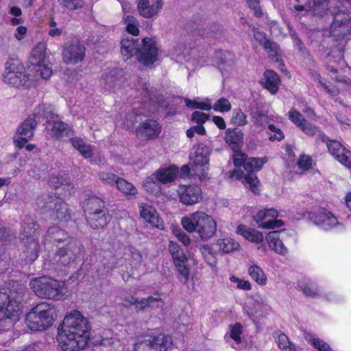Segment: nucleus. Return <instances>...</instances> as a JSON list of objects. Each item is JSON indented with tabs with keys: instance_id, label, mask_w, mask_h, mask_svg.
<instances>
[{
	"instance_id": "1",
	"label": "nucleus",
	"mask_w": 351,
	"mask_h": 351,
	"mask_svg": "<svg viewBox=\"0 0 351 351\" xmlns=\"http://www.w3.org/2000/svg\"><path fill=\"white\" fill-rule=\"evenodd\" d=\"M90 327L87 319L78 311L66 315L58 329L57 342L63 351H79L88 344Z\"/></svg>"
},
{
	"instance_id": "2",
	"label": "nucleus",
	"mask_w": 351,
	"mask_h": 351,
	"mask_svg": "<svg viewBox=\"0 0 351 351\" xmlns=\"http://www.w3.org/2000/svg\"><path fill=\"white\" fill-rule=\"evenodd\" d=\"M180 223L184 230L189 233H196L203 241L211 239L217 233V221L211 215L202 210L184 215Z\"/></svg>"
},
{
	"instance_id": "3",
	"label": "nucleus",
	"mask_w": 351,
	"mask_h": 351,
	"mask_svg": "<svg viewBox=\"0 0 351 351\" xmlns=\"http://www.w3.org/2000/svg\"><path fill=\"white\" fill-rule=\"evenodd\" d=\"M121 53L124 60H128L136 54L138 61L144 65L152 64L158 58V48L152 38H144L141 48L134 39L123 38L121 42Z\"/></svg>"
},
{
	"instance_id": "4",
	"label": "nucleus",
	"mask_w": 351,
	"mask_h": 351,
	"mask_svg": "<svg viewBox=\"0 0 351 351\" xmlns=\"http://www.w3.org/2000/svg\"><path fill=\"white\" fill-rule=\"evenodd\" d=\"M31 289L38 297L60 300L67 295V288L64 281L43 276L33 278L29 283Z\"/></svg>"
},
{
	"instance_id": "5",
	"label": "nucleus",
	"mask_w": 351,
	"mask_h": 351,
	"mask_svg": "<svg viewBox=\"0 0 351 351\" xmlns=\"http://www.w3.org/2000/svg\"><path fill=\"white\" fill-rule=\"evenodd\" d=\"M22 294L0 291V327L12 326L21 314Z\"/></svg>"
},
{
	"instance_id": "6",
	"label": "nucleus",
	"mask_w": 351,
	"mask_h": 351,
	"mask_svg": "<svg viewBox=\"0 0 351 351\" xmlns=\"http://www.w3.org/2000/svg\"><path fill=\"white\" fill-rule=\"evenodd\" d=\"M56 316L55 306L48 302H41L33 307L27 314L25 321L28 328L41 331L50 327Z\"/></svg>"
},
{
	"instance_id": "7",
	"label": "nucleus",
	"mask_w": 351,
	"mask_h": 351,
	"mask_svg": "<svg viewBox=\"0 0 351 351\" xmlns=\"http://www.w3.org/2000/svg\"><path fill=\"white\" fill-rule=\"evenodd\" d=\"M2 80L12 86L25 88L30 87L36 81L26 74L24 65L16 58H9L5 62Z\"/></svg>"
},
{
	"instance_id": "8",
	"label": "nucleus",
	"mask_w": 351,
	"mask_h": 351,
	"mask_svg": "<svg viewBox=\"0 0 351 351\" xmlns=\"http://www.w3.org/2000/svg\"><path fill=\"white\" fill-rule=\"evenodd\" d=\"M267 160V157L249 158L245 163V170L247 173H245L238 169L231 171L230 177L241 180L247 187L250 189L252 193L256 194L259 191V180L254 172L261 170Z\"/></svg>"
},
{
	"instance_id": "9",
	"label": "nucleus",
	"mask_w": 351,
	"mask_h": 351,
	"mask_svg": "<svg viewBox=\"0 0 351 351\" xmlns=\"http://www.w3.org/2000/svg\"><path fill=\"white\" fill-rule=\"evenodd\" d=\"M210 149L204 145L193 147L190 154V166L194 175L202 181L208 178Z\"/></svg>"
},
{
	"instance_id": "10",
	"label": "nucleus",
	"mask_w": 351,
	"mask_h": 351,
	"mask_svg": "<svg viewBox=\"0 0 351 351\" xmlns=\"http://www.w3.org/2000/svg\"><path fill=\"white\" fill-rule=\"evenodd\" d=\"M85 208L89 213L88 222L93 228H104L110 220L104 209V202L97 197H91L85 202Z\"/></svg>"
},
{
	"instance_id": "11",
	"label": "nucleus",
	"mask_w": 351,
	"mask_h": 351,
	"mask_svg": "<svg viewBox=\"0 0 351 351\" xmlns=\"http://www.w3.org/2000/svg\"><path fill=\"white\" fill-rule=\"evenodd\" d=\"M30 60L35 71L42 79L48 80L51 76V64L47 56V46L45 43H39L33 48Z\"/></svg>"
},
{
	"instance_id": "12",
	"label": "nucleus",
	"mask_w": 351,
	"mask_h": 351,
	"mask_svg": "<svg viewBox=\"0 0 351 351\" xmlns=\"http://www.w3.org/2000/svg\"><path fill=\"white\" fill-rule=\"evenodd\" d=\"M310 220L316 226L324 230H342L343 224L330 211L319 208L309 213Z\"/></svg>"
},
{
	"instance_id": "13",
	"label": "nucleus",
	"mask_w": 351,
	"mask_h": 351,
	"mask_svg": "<svg viewBox=\"0 0 351 351\" xmlns=\"http://www.w3.org/2000/svg\"><path fill=\"white\" fill-rule=\"evenodd\" d=\"M45 199L40 198L37 201L38 206L45 211H50L54 220L66 221L69 218L67 204L61 199L53 197L45 203Z\"/></svg>"
},
{
	"instance_id": "14",
	"label": "nucleus",
	"mask_w": 351,
	"mask_h": 351,
	"mask_svg": "<svg viewBox=\"0 0 351 351\" xmlns=\"http://www.w3.org/2000/svg\"><path fill=\"white\" fill-rule=\"evenodd\" d=\"M278 212L274 208L260 210L254 217V220L258 228L267 230H273L282 227L284 221L277 219Z\"/></svg>"
},
{
	"instance_id": "15",
	"label": "nucleus",
	"mask_w": 351,
	"mask_h": 351,
	"mask_svg": "<svg viewBox=\"0 0 351 351\" xmlns=\"http://www.w3.org/2000/svg\"><path fill=\"white\" fill-rule=\"evenodd\" d=\"M172 343L171 337L159 334L145 341L136 343L134 351H167L171 347Z\"/></svg>"
},
{
	"instance_id": "16",
	"label": "nucleus",
	"mask_w": 351,
	"mask_h": 351,
	"mask_svg": "<svg viewBox=\"0 0 351 351\" xmlns=\"http://www.w3.org/2000/svg\"><path fill=\"white\" fill-rule=\"evenodd\" d=\"M36 125V118L29 117L18 127L13 138V143L16 147L23 148L25 145L32 138Z\"/></svg>"
},
{
	"instance_id": "17",
	"label": "nucleus",
	"mask_w": 351,
	"mask_h": 351,
	"mask_svg": "<svg viewBox=\"0 0 351 351\" xmlns=\"http://www.w3.org/2000/svg\"><path fill=\"white\" fill-rule=\"evenodd\" d=\"M333 23L330 27V33L333 36L344 35L351 29V13H346L339 6L332 11Z\"/></svg>"
},
{
	"instance_id": "18",
	"label": "nucleus",
	"mask_w": 351,
	"mask_h": 351,
	"mask_svg": "<svg viewBox=\"0 0 351 351\" xmlns=\"http://www.w3.org/2000/svg\"><path fill=\"white\" fill-rule=\"evenodd\" d=\"M180 202L185 206H193L202 199L201 188L196 184L180 185L177 190Z\"/></svg>"
},
{
	"instance_id": "19",
	"label": "nucleus",
	"mask_w": 351,
	"mask_h": 351,
	"mask_svg": "<svg viewBox=\"0 0 351 351\" xmlns=\"http://www.w3.org/2000/svg\"><path fill=\"white\" fill-rule=\"evenodd\" d=\"M289 119L306 134L309 136L317 134L323 142L326 141V136L316 127L308 123L298 111L294 109L291 110L289 112Z\"/></svg>"
},
{
	"instance_id": "20",
	"label": "nucleus",
	"mask_w": 351,
	"mask_h": 351,
	"mask_svg": "<svg viewBox=\"0 0 351 351\" xmlns=\"http://www.w3.org/2000/svg\"><path fill=\"white\" fill-rule=\"evenodd\" d=\"M163 5L162 0H138L137 10L142 17L151 19L159 14Z\"/></svg>"
},
{
	"instance_id": "21",
	"label": "nucleus",
	"mask_w": 351,
	"mask_h": 351,
	"mask_svg": "<svg viewBox=\"0 0 351 351\" xmlns=\"http://www.w3.org/2000/svg\"><path fill=\"white\" fill-rule=\"evenodd\" d=\"M85 56V48L79 42L67 45L62 52V60L67 64H75L82 62Z\"/></svg>"
},
{
	"instance_id": "22",
	"label": "nucleus",
	"mask_w": 351,
	"mask_h": 351,
	"mask_svg": "<svg viewBox=\"0 0 351 351\" xmlns=\"http://www.w3.org/2000/svg\"><path fill=\"white\" fill-rule=\"evenodd\" d=\"M37 225L35 222L32 219L28 221L27 223L23 226V233H22V239L26 240L25 242L28 245V248L35 252L34 254V257H37V251L38 248V244L37 242V232L36 228Z\"/></svg>"
},
{
	"instance_id": "23",
	"label": "nucleus",
	"mask_w": 351,
	"mask_h": 351,
	"mask_svg": "<svg viewBox=\"0 0 351 351\" xmlns=\"http://www.w3.org/2000/svg\"><path fill=\"white\" fill-rule=\"evenodd\" d=\"M326 145L330 153L345 167H351V152L346 149L336 141H328Z\"/></svg>"
},
{
	"instance_id": "24",
	"label": "nucleus",
	"mask_w": 351,
	"mask_h": 351,
	"mask_svg": "<svg viewBox=\"0 0 351 351\" xmlns=\"http://www.w3.org/2000/svg\"><path fill=\"white\" fill-rule=\"evenodd\" d=\"M160 132V126L155 120L148 119L142 122L136 129V134L143 140L156 138Z\"/></svg>"
},
{
	"instance_id": "25",
	"label": "nucleus",
	"mask_w": 351,
	"mask_h": 351,
	"mask_svg": "<svg viewBox=\"0 0 351 351\" xmlns=\"http://www.w3.org/2000/svg\"><path fill=\"white\" fill-rule=\"evenodd\" d=\"M139 212L141 217L146 222L158 229L164 230L163 221L153 206L142 203L139 205Z\"/></svg>"
},
{
	"instance_id": "26",
	"label": "nucleus",
	"mask_w": 351,
	"mask_h": 351,
	"mask_svg": "<svg viewBox=\"0 0 351 351\" xmlns=\"http://www.w3.org/2000/svg\"><path fill=\"white\" fill-rule=\"evenodd\" d=\"M237 234L242 236L245 240L254 243H261L264 241V235L259 230L251 228L245 225H239L237 228Z\"/></svg>"
},
{
	"instance_id": "27",
	"label": "nucleus",
	"mask_w": 351,
	"mask_h": 351,
	"mask_svg": "<svg viewBox=\"0 0 351 351\" xmlns=\"http://www.w3.org/2000/svg\"><path fill=\"white\" fill-rule=\"evenodd\" d=\"M265 238L269 247L275 252L282 256H285L288 253V249L280 239L279 232H269L267 234Z\"/></svg>"
},
{
	"instance_id": "28",
	"label": "nucleus",
	"mask_w": 351,
	"mask_h": 351,
	"mask_svg": "<svg viewBox=\"0 0 351 351\" xmlns=\"http://www.w3.org/2000/svg\"><path fill=\"white\" fill-rule=\"evenodd\" d=\"M222 254H230L240 249V243L231 237H224L216 240L215 243Z\"/></svg>"
},
{
	"instance_id": "29",
	"label": "nucleus",
	"mask_w": 351,
	"mask_h": 351,
	"mask_svg": "<svg viewBox=\"0 0 351 351\" xmlns=\"http://www.w3.org/2000/svg\"><path fill=\"white\" fill-rule=\"evenodd\" d=\"M48 184L55 189L62 186L69 195L73 194L75 191L74 186L69 182L66 176H52L48 180Z\"/></svg>"
},
{
	"instance_id": "30",
	"label": "nucleus",
	"mask_w": 351,
	"mask_h": 351,
	"mask_svg": "<svg viewBox=\"0 0 351 351\" xmlns=\"http://www.w3.org/2000/svg\"><path fill=\"white\" fill-rule=\"evenodd\" d=\"M280 82V78L275 72L271 70L265 72L262 84L271 94H275L278 91Z\"/></svg>"
},
{
	"instance_id": "31",
	"label": "nucleus",
	"mask_w": 351,
	"mask_h": 351,
	"mask_svg": "<svg viewBox=\"0 0 351 351\" xmlns=\"http://www.w3.org/2000/svg\"><path fill=\"white\" fill-rule=\"evenodd\" d=\"M73 147L77 149L85 158H90L93 155V147L86 143L83 139L79 137H73L70 139Z\"/></svg>"
},
{
	"instance_id": "32",
	"label": "nucleus",
	"mask_w": 351,
	"mask_h": 351,
	"mask_svg": "<svg viewBox=\"0 0 351 351\" xmlns=\"http://www.w3.org/2000/svg\"><path fill=\"white\" fill-rule=\"evenodd\" d=\"M248 274L251 278L258 285L265 286L267 282V278L265 271L258 265L252 263L248 267Z\"/></svg>"
},
{
	"instance_id": "33",
	"label": "nucleus",
	"mask_w": 351,
	"mask_h": 351,
	"mask_svg": "<svg viewBox=\"0 0 351 351\" xmlns=\"http://www.w3.org/2000/svg\"><path fill=\"white\" fill-rule=\"evenodd\" d=\"M47 239L50 242L61 243L66 241V243L71 245L67 233L57 226H53L48 229Z\"/></svg>"
},
{
	"instance_id": "34",
	"label": "nucleus",
	"mask_w": 351,
	"mask_h": 351,
	"mask_svg": "<svg viewBox=\"0 0 351 351\" xmlns=\"http://www.w3.org/2000/svg\"><path fill=\"white\" fill-rule=\"evenodd\" d=\"M173 261L178 272L182 276L184 282L186 283L189 280L191 271L190 267L188 264V258L186 255L183 257L173 260Z\"/></svg>"
},
{
	"instance_id": "35",
	"label": "nucleus",
	"mask_w": 351,
	"mask_h": 351,
	"mask_svg": "<svg viewBox=\"0 0 351 351\" xmlns=\"http://www.w3.org/2000/svg\"><path fill=\"white\" fill-rule=\"evenodd\" d=\"M115 185L119 191L125 196L135 197L138 194V190L134 185L122 178L119 177Z\"/></svg>"
},
{
	"instance_id": "36",
	"label": "nucleus",
	"mask_w": 351,
	"mask_h": 351,
	"mask_svg": "<svg viewBox=\"0 0 351 351\" xmlns=\"http://www.w3.org/2000/svg\"><path fill=\"white\" fill-rule=\"evenodd\" d=\"M243 134L241 130L228 129L226 132L225 141L232 145L233 149H239L242 144Z\"/></svg>"
},
{
	"instance_id": "37",
	"label": "nucleus",
	"mask_w": 351,
	"mask_h": 351,
	"mask_svg": "<svg viewBox=\"0 0 351 351\" xmlns=\"http://www.w3.org/2000/svg\"><path fill=\"white\" fill-rule=\"evenodd\" d=\"M254 38L262 45L271 56L278 54V47L276 43L269 40L265 35L258 31L254 32Z\"/></svg>"
},
{
	"instance_id": "38",
	"label": "nucleus",
	"mask_w": 351,
	"mask_h": 351,
	"mask_svg": "<svg viewBox=\"0 0 351 351\" xmlns=\"http://www.w3.org/2000/svg\"><path fill=\"white\" fill-rule=\"evenodd\" d=\"M274 337L280 350L297 351L295 344L290 341L288 337L284 333L276 332Z\"/></svg>"
},
{
	"instance_id": "39",
	"label": "nucleus",
	"mask_w": 351,
	"mask_h": 351,
	"mask_svg": "<svg viewBox=\"0 0 351 351\" xmlns=\"http://www.w3.org/2000/svg\"><path fill=\"white\" fill-rule=\"evenodd\" d=\"M178 168L170 167L166 169H162L156 172L158 181L162 183H168L173 181L177 176Z\"/></svg>"
},
{
	"instance_id": "40",
	"label": "nucleus",
	"mask_w": 351,
	"mask_h": 351,
	"mask_svg": "<svg viewBox=\"0 0 351 351\" xmlns=\"http://www.w3.org/2000/svg\"><path fill=\"white\" fill-rule=\"evenodd\" d=\"M72 133V128L66 123L59 121H55L53 122V125L51 130L52 136L57 138H61L64 136H69Z\"/></svg>"
},
{
	"instance_id": "41",
	"label": "nucleus",
	"mask_w": 351,
	"mask_h": 351,
	"mask_svg": "<svg viewBox=\"0 0 351 351\" xmlns=\"http://www.w3.org/2000/svg\"><path fill=\"white\" fill-rule=\"evenodd\" d=\"M328 4V3L326 0H315L313 5H308L306 8L303 5H296L295 9L299 12L306 10L313 12L315 14L322 15V12L327 8Z\"/></svg>"
},
{
	"instance_id": "42",
	"label": "nucleus",
	"mask_w": 351,
	"mask_h": 351,
	"mask_svg": "<svg viewBox=\"0 0 351 351\" xmlns=\"http://www.w3.org/2000/svg\"><path fill=\"white\" fill-rule=\"evenodd\" d=\"M186 106L191 109H201L202 110H209L212 108V103L209 99H196L194 100L185 99Z\"/></svg>"
},
{
	"instance_id": "43",
	"label": "nucleus",
	"mask_w": 351,
	"mask_h": 351,
	"mask_svg": "<svg viewBox=\"0 0 351 351\" xmlns=\"http://www.w3.org/2000/svg\"><path fill=\"white\" fill-rule=\"evenodd\" d=\"M158 182H160L158 181L156 173H154L145 179L143 186L149 193H157L160 189Z\"/></svg>"
},
{
	"instance_id": "44",
	"label": "nucleus",
	"mask_w": 351,
	"mask_h": 351,
	"mask_svg": "<svg viewBox=\"0 0 351 351\" xmlns=\"http://www.w3.org/2000/svg\"><path fill=\"white\" fill-rule=\"evenodd\" d=\"M248 313L254 315L256 314H261L267 308V305L262 300H250L248 302Z\"/></svg>"
},
{
	"instance_id": "45",
	"label": "nucleus",
	"mask_w": 351,
	"mask_h": 351,
	"mask_svg": "<svg viewBox=\"0 0 351 351\" xmlns=\"http://www.w3.org/2000/svg\"><path fill=\"white\" fill-rule=\"evenodd\" d=\"M241 324L237 323L230 326L229 333L225 335V338L228 341V338L232 339L236 343L241 342V335L242 333Z\"/></svg>"
},
{
	"instance_id": "46",
	"label": "nucleus",
	"mask_w": 351,
	"mask_h": 351,
	"mask_svg": "<svg viewBox=\"0 0 351 351\" xmlns=\"http://www.w3.org/2000/svg\"><path fill=\"white\" fill-rule=\"evenodd\" d=\"M230 121L234 125L244 126L247 123V116L240 108H236L232 112Z\"/></svg>"
},
{
	"instance_id": "47",
	"label": "nucleus",
	"mask_w": 351,
	"mask_h": 351,
	"mask_svg": "<svg viewBox=\"0 0 351 351\" xmlns=\"http://www.w3.org/2000/svg\"><path fill=\"white\" fill-rule=\"evenodd\" d=\"M123 21L128 33L134 36H137L139 34L138 21L136 19L132 16H126L123 18Z\"/></svg>"
},
{
	"instance_id": "48",
	"label": "nucleus",
	"mask_w": 351,
	"mask_h": 351,
	"mask_svg": "<svg viewBox=\"0 0 351 351\" xmlns=\"http://www.w3.org/2000/svg\"><path fill=\"white\" fill-rule=\"evenodd\" d=\"M305 339L308 341L318 351H334L330 346L322 339L311 335H306Z\"/></svg>"
},
{
	"instance_id": "49",
	"label": "nucleus",
	"mask_w": 351,
	"mask_h": 351,
	"mask_svg": "<svg viewBox=\"0 0 351 351\" xmlns=\"http://www.w3.org/2000/svg\"><path fill=\"white\" fill-rule=\"evenodd\" d=\"M299 286L304 294L308 297H314L319 292L317 285L311 282H301Z\"/></svg>"
},
{
	"instance_id": "50",
	"label": "nucleus",
	"mask_w": 351,
	"mask_h": 351,
	"mask_svg": "<svg viewBox=\"0 0 351 351\" xmlns=\"http://www.w3.org/2000/svg\"><path fill=\"white\" fill-rule=\"evenodd\" d=\"M230 281L234 285V287L243 291H250L252 289V285L249 280L238 278L235 276H230Z\"/></svg>"
},
{
	"instance_id": "51",
	"label": "nucleus",
	"mask_w": 351,
	"mask_h": 351,
	"mask_svg": "<svg viewBox=\"0 0 351 351\" xmlns=\"http://www.w3.org/2000/svg\"><path fill=\"white\" fill-rule=\"evenodd\" d=\"M201 252L205 261L210 267H214L216 265V258L214 254L211 252V249L208 245H205L201 248Z\"/></svg>"
},
{
	"instance_id": "52",
	"label": "nucleus",
	"mask_w": 351,
	"mask_h": 351,
	"mask_svg": "<svg viewBox=\"0 0 351 351\" xmlns=\"http://www.w3.org/2000/svg\"><path fill=\"white\" fill-rule=\"evenodd\" d=\"M213 109L219 112H227L231 110L230 102L225 98H220L212 106Z\"/></svg>"
},
{
	"instance_id": "53",
	"label": "nucleus",
	"mask_w": 351,
	"mask_h": 351,
	"mask_svg": "<svg viewBox=\"0 0 351 351\" xmlns=\"http://www.w3.org/2000/svg\"><path fill=\"white\" fill-rule=\"evenodd\" d=\"M269 139L271 141H281L284 138V134L282 130L273 123L269 124Z\"/></svg>"
},
{
	"instance_id": "54",
	"label": "nucleus",
	"mask_w": 351,
	"mask_h": 351,
	"mask_svg": "<svg viewBox=\"0 0 351 351\" xmlns=\"http://www.w3.org/2000/svg\"><path fill=\"white\" fill-rule=\"evenodd\" d=\"M219 57L221 58V62L219 64V68L221 71L223 69L225 65L231 66L234 61V55L230 52H219Z\"/></svg>"
},
{
	"instance_id": "55",
	"label": "nucleus",
	"mask_w": 351,
	"mask_h": 351,
	"mask_svg": "<svg viewBox=\"0 0 351 351\" xmlns=\"http://www.w3.org/2000/svg\"><path fill=\"white\" fill-rule=\"evenodd\" d=\"M169 251L173 260L186 256L185 253L180 248V245L177 243L172 241H169Z\"/></svg>"
},
{
	"instance_id": "56",
	"label": "nucleus",
	"mask_w": 351,
	"mask_h": 351,
	"mask_svg": "<svg viewBox=\"0 0 351 351\" xmlns=\"http://www.w3.org/2000/svg\"><path fill=\"white\" fill-rule=\"evenodd\" d=\"M268 115L257 112L254 113L252 116V121L255 125L257 127H265V125L269 126V123H271L269 121Z\"/></svg>"
},
{
	"instance_id": "57",
	"label": "nucleus",
	"mask_w": 351,
	"mask_h": 351,
	"mask_svg": "<svg viewBox=\"0 0 351 351\" xmlns=\"http://www.w3.org/2000/svg\"><path fill=\"white\" fill-rule=\"evenodd\" d=\"M142 116V113H138L136 112H132L128 113L125 117V120L123 124L127 128H131L137 121L141 120Z\"/></svg>"
},
{
	"instance_id": "58",
	"label": "nucleus",
	"mask_w": 351,
	"mask_h": 351,
	"mask_svg": "<svg viewBox=\"0 0 351 351\" xmlns=\"http://www.w3.org/2000/svg\"><path fill=\"white\" fill-rule=\"evenodd\" d=\"M97 176L100 180L109 184H115L117 180L119 178V176L117 175L107 171H100L98 173Z\"/></svg>"
},
{
	"instance_id": "59",
	"label": "nucleus",
	"mask_w": 351,
	"mask_h": 351,
	"mask_svg": "<svg viewBox=\"0 0 351 351\" xmlns=\"http://www.w3.org/2000/svg\"><path fill=\"white\" fill-rule=\"evenodd\" d=\"M58 2L69 10H77L84 5L83 0H58Z\"/></svg>"
},
{
	"instance_id": "60",
	"label": "nucleus",
	"mask_w": 351,
	"mask_h": 351,
	"mask_svg": "<svg viewBox=\"0 0 351 351\" xmlns=\"http://www.w3.org/2000/svg\"><path fill=\"white\" fill-rule=\"evenodd\" d=\"M312 165V160L309 156H302L298 161V168L302 173L308 171Z\"/></svg>"
},
{
	"instance_id": "61",
	"label": "nucleus",
	"mask_w": 351,
	"mask_h": 351,
	"mask_svg": "<svg viewBox=\"0 0 351 351\" xmlns=\"http://www.w3.org/2000/svg\"><path fill=\"white\" fill-rule=\"evenodd\" d=\"M312 77L314 80L317 81L331 96L334 97L338 95L339 90L336 88H329V87L322 82L319 74L316 73H313Z\"/></svg>"
},
{
	"instance_id": "62",
	"label": "nucleus",
	"mask_w": 351,
	"mask_h": 351,
	"mask_svg": "<svg viewBox=\"0 0 351 351\" xmlns=\"http://www.w3.org/2000/svg\"><path fill=\"white\" fill-rule=\"evenodd\" d=\"M247 156L241 152L235 151L233 155L234 165L237 167L243 166V167L245 168V163L247 162Z\"/></svg>"
},
{
	"instance_id": "63",
	"label": "nucleus",
	"mask_w": 351,
	"mask_h": 351,
	"mask_svg": "<svg viewBox=\"0 0 351 351\" xmlns=\"http://www.w3.org/2000/svg\"><path fill=\"white\" fill-rule=\"evenodd\" d=\"M208 119V115L206 113L199 112V111H195L192 114L191 119L194 122L197 123H204L206 122V120Z\"/></svg>"
},
{
	"instance_id": "64",
	"label": "nucleus",
	"mask_w": 351,
	"mask_h": 351,
	"mask_svg": "<svg viewBox=\"0 0 351 351\" xmlns=\"http://www.w3.org/2000/svg\"><path fill=\"white\" fill-rule=\"evenodd\" d=\"M27 32V29L26 27L21 25L19 26L15 32L14 37L17 40H21L24 38Z\"/></svg>"
}]
</instances>
